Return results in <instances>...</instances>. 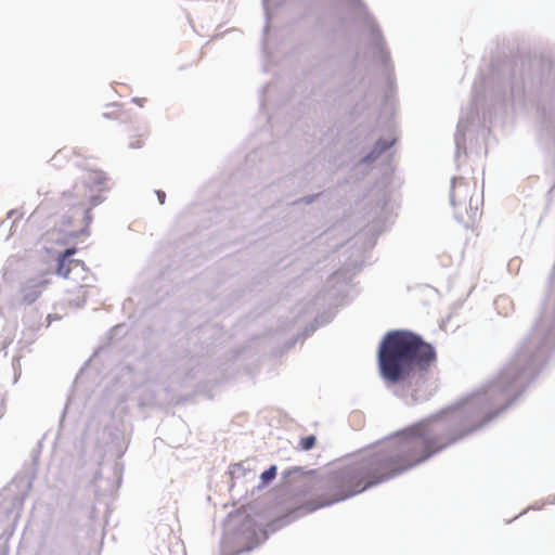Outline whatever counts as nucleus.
I'll return each mask as SVG.
<instances>
[{
	"label": "nucleus",
	"mask_w": 555,
	"mask_h": 555,
	"mask_svg": "<svg viewBox=\"0 0 555 555\" xmlns=\"http://www.w3.org/2000/svg\"><path fill=\"white\" fill-rule=\"evenodd\" d=\"M555 354V280H548L539 319L513 359L480 389L376 442L343 465V499L400 476L464 440L507 410Z\"/></svg>",
	"instance_id": "nucleus-1"
},
{
	"label": "nucleus",
	"mask_w": 555,
	"mask_h": 555,
	"mask_svg": "<svg viewBox=\"0 0 555 555\" xmlns=\"http://www.w3.org/2000/svg\"><path fill=\"white\" fill-rule=\"evenodd\" d=\"M377 365L382 379L406 405L427 401L435 391L429 366L437 360L435 347L410 330L388 331L379 341Z\"/></svg>",
	"instance_id": "nucleus-2"
},
{
	"label": "nucleus",
	"mask_w": 555,
	"mask_h": 555,
	"mask_svg": "<svg viewBox=\"0 0 555 555\" xmlns=\"http://www.w3.org/2000/svg\"><path fill=\"white\" fill-rule=\"evenodd\" d=\"M353 280H325L319 293L297 307L298 315L315 312L317 315L310 324L296 337L285 341L283 349L293 348L300 338L312 335L319 326L328 324L335 317L336 309L349 302L358 292Z\"/></svg>",
	"instance_id": "nucleus-3"
},
{
	"label": "nucleus",
	"mask_w": 555,
	"mask_h": 555,
	"mask_svg": "<svg viewBox=\"0 0 555 555\" xmlns=\"http://www.w3.org/2000/svg\"><path fill=\"white\" fill-rule=\"evenodd\" d=\"M50 280H3L0 299L10 307L33 305L49 284Z\"/></svg>",
	"instance_id": "nucleus-4"
},
{
	"label": "nucleus",
	"mask_w": 555,
	"mask_h": 555,
	"mask_svg": "<svg viewBox=\"0 0 555 555\" xmlns=\"http://www.w3.org/2000/svg\"><path fill=\"white\" fill-rule=\"evenodd\" d=\"M100 442L106 448V452L120 459L128 449L130 437L127 425L121 421H113L103 428Z\"/></svg>",
	"instance_id": "nucleus-5"
},
{
	"label": "nucleus",
	"mask_w": 555,
	"mask_h": 555,
	"mask_svg": "<svg viewBox=\"0 0 555 555\" xmlns=\"http://www.w3.org/2000/svg\"><path fill=\"white\" fill-rule=\"evenodd\" d=\"M477 193V183L469 182L463 178H454L451 192V202L454 207L464 208L469 219L477 215V201L474 205V196Z\"/></svg>",
	"instance_id": "nucleus-6"
},
{
	"label": "nucleus",
	"mask_w": 555,
	"mask_h": 555,
	"mask_svg": "<svg viewBox=\"0 0 555 555\" xmlns=\"http://www.w3.org/2000/svg\"><path fill=\"white\" fill-rule=\"evenodd\" d=\"M87 191L91 192L92 190L88 182H83L81 184H76L72 192H63L62 197L68 201L76 199L73 205L80 206L89 212L94 206L102 202V197L99 194L87 195Z\"/></svg>",
	"instance_id": "nucleus-7"
},
{
	"label": "nucleus",
	"mask_w": 555,
	"mask_h": 555,
	"mask_svg": "<svg viewBox=\"0 0 555 555\" xmlns=\"http://www.w3.org/2000/svg\"><path fill=\"white\" fill-rule=\"evenodd\" d=\"M405 288L412 299L423 305H428L438 297V289L428 283L414 282Z\"/></svg>",
	"instance_id": "nucleus-8"
},
{
	"label": "nucleus",
	"mask_w": 555,
	"mask_h": 555,
	"mask_svg": "<svg viewBox=\"0 0 555 555\" xmlns=\"http://www.w3.org/2000/svg\"><path fill=\"white\" fill-rule=\"evenodd\" d=\"M314 475H315L314 469H306L302 466H293V467L285 469L282 473V479L287 483H292V482L305 479V480H307L305 486H308L309 488H314L318 485L317 481L314 480Z\"/></svg>",
	"instance_id": "nucleus-9"
},
{
	"label": "nucleus",
	"mask_w": 555,
	"mask_h": 555,
	"mask_svg": "<svg viewBox=\"0 0 555 555\" xmlns=\"http://www.w3.org/2000/svg\"><path fill=\"white\" fill-rule=\"evenodd\" d=\"M229 475L232 480L231 488L236 485V481L244 479L246 481L255 479V470L250 467L247 462H238L229 466Z\"/></svg>",
	"instance_id": "nucleus-10"
},
{
	"label": "nucleus",
	"mask_w": 555,
	"mask_h": 555,
	"mask_svg": "<svg viewBox=\"0 0 555 555\" xmlns=\"http://www.w3.org/2000/svg\"><path fill=\"white\" fill-rule=\"evenodd\" d=\"M76 253V248H68L59 259L57 273L67 276L73 269H80V273L85 271L83 264L80 261H74L70 257ZM79 274V272H77Z\"/></svg>",
	"instance_id": "nucleus-11"
},
{
	"label": "nucleus",
	"mask_w": 555,
	"mask_h": 555,
	"mask_svg": "<svg viewBox=\"0 0 555 555\" xmlns=\"http://www.w3.org/2000/svg\"><path fill=\"white\" fill-rule=\"evenodd\" d=\"M276 474H278V466L272 464L270 465L267 469H264L261 474H260V481L259 483L253 488L251 490V494L255 493V491H259L266 487H268L276 477Z\"/></svg>",
	"instance_id": "nucleus-12"
},
{
	"label": "nucleus",
	"mask_w": 555,
	"mask_h": 555,
	"mask_svg": "<svg viewBox=\"0 0 555 555\" xmlns=\"http://www.w3.org/2000/svg\"><path fill=\"white\" fill-rule=\"evenodd\" d=\"M512 305H513V302L505 295H501L498 298H495V300H494V306L500 314L507 315L508 312L505 309L507 306H512Z\"/></svg>",
	"instance_id": "nucleus-13"
},
{
	"label": "nucleus",
	"mask_w": 555,
	"mask_h": 555,
	"mask_svg": "<svg viewBox=\"0 0 555 555\" xmlns=\"http://www.w3.org/2000/svg\"><path fill=\"white\" fill-rule=\"evenodd\" d=\"M86 287H87V285H79L77 287L79 295L77 296V298L68 299V302L76 307L83 306V304L86 302V294H87Z\"/></svg>",
	"instance_id": "nucleus-14"
},
{
	"label": "nucleus",
	"mask_w": 555,
	"mask_h": 555,
	"mask_svg": "<svg viewBox=\"0 0 555 555\" xmlns=\"http://www.w3.org/2000/svg\"><path fill=\"white\" fill-rule=\"evenodd\" d=\"M315 443H317V438L314 435L305 436V437L300 438V440H299V447L304 451H309V450L313 449Z\"/></svg>",
	"instance_id": "nucleus-15"
},
{
	"label": "nucleus",
	"mask_w": 555,
	"mask_h": 555,
	"mask_svg": "<svg viewBox=\"0 0 555 555\" xmlns=\"http://www.w3.org/2000/svg\"><path fill=\"white\" fill-rule=\"evenodd\" d=\"M92 180L95 183V185L99 188L98 191H104L107 178L102 171H94L92 173Z\"/></svg>",
	"instance_id": "nucleus-16"
},
{
	"label": "nucleus",
	"mask_w": 555,
	"mask_h": 555,
	"mask_svg": "<svg viewBox=\"0 0 555 555\" xmlns=\"http://www.w3.org/2000/svg\"><path fill=\"white\" fill-rule=\"evenodd\" d=\"M143 143H144V142H143L142 135H137V137H134V138L130 141L129 145H130V147H132V149H140V147H142V146H143Z\"/></svg>",
	"instance_id": "nucleus-17"
},
{
	"label": "nucleus",
	"mask_w": 555,
	"mask_h": 555,
	"mask_svg": "<svg viewBox=\"0 0 555 555\" xmlns=\"http://www.w3.org/2000/svg\"><path fill=\"white\" fill-rule=\"evenodd\" d=\"M545 503H547V502L545 501V502H543V503H541V504H532V505L528 506L525 511H522V512L518 515V517H519V516H521V515H524V514H526V513H527V511H529V509H533V511H535V509H541ZM515 518H517V516H516Z\"/></svg>",
	"instance_id": "nucleus-18"
},
{
	"label": "nucleus",
	"mask_w": 555,
	"mask_h": 555,
	"mask_svg": "<svg viewBox=\"0 0 555 555\" xmlns=\"http://www.w3.org/2000/svg\"><path fill=\"white\" fill-rule=\"evenodd\" d=\"M157 197L160 204L165 203L166 194L163 191H157Z\"/></svg>",
	"instance_id": "nucleus-19"
},
{
	"label": "nucleus",
	"mask_w": 555,
	"mask_h": 555,
	"mask_svg": "<svg viewBox=\"0 0 555 555\" xmlns=\"http://www.w3.org/2000/svg\"><path fill=\"white\" fill-rule=\"evenodd\" d=\"M49 555H68V554H66L65 552H62V551H53Z\"/></svg>",
	"instance_id": "nucleus-20"
},
{
	"label": "nucleus",
	"mask_w": 555,
	"mask_h": 555,
	"mask_svg": "<svg viewBox=\"0 0 555 555\" xmlns=\"http://www.w3.org/2000/svg\"><path fill=\"white\" fill-rule=\"evenodd\" d=\"M547 503L555 504V494L553 496L547 498Z\"/></svg>",
	"instance_id": "nucleus-21"
},
{
	"label": "nucleus",
	"mask_w": 555,
	"mask_h": 555,
	"mask_svg": "<svg viewBox=\"0 0 555 555\" xmlns=\"http://www.w3.org/2000/svg\"><path fill=\"white\" fill-rule=\"evenodd\" d=\"M65 413H66V406H65V408H64V410H63V414H62V417H61V424L63 423V420H64Z\"/></svg>",
	"instance_id": "nucleus-22"
},
{
	"label": "nucleus",
	"mask_w": 555,
	"mask_h": 555,
	"mask_svg": "<svg viewBox=\"0 0 555 555\" xmlns=\"http://www.w3.org/2000/svg\"><path fill=\"white\" fill-rule=\"evenodd\" d=\"M122 328L121 325H116L115 327H113V331H120Z\"/></svg>",
	"instance_id": "nucleus-23"
},
{
	"label": "nucleus",
	"mask_w": 555,
	"mask_h": 555,
	"mask_svg": "<svg viewBox=\"0 0 555 555\" xmlns=\"http://www.w3.org/2000/svg\"><path fill=\"white\" fill-rule=\"evenodd\" d=\"M457 218H459L460 220H463V214H462V211H457Z\"/></svg>",
	"instance_id": "nucleus-24"
},
{
	"label": "nucleus",
	"mask_w": 555,
	"mask_h": 555,
	"mask_svg": "<svg viewBox=\"0 0 555 555\" xmlns=\"http://www.w3.org/2000/svg\"><path fill=\"white\" fill-rule=\"evenodd\" d=\"M99 477H100V476H99V474H96V475L94 476L93 482H96V480L99 479Z\"/></svg>",
	"instance_id": "nucleus-25"
},
{
	"label": "nucleus",
	"mask_w": 555,
	"mask_h": 555,
	"mask_svg": "<svg viewBox=\"0 0 555 555\" xmlns=\"http://www.w3.org/2000/svg\"><path fill=\"white\" fill-rule=\"evenodd\" d=\"M120 482H121V477L118 476V486L120 485Z\"/></svg>",
	"instance_id": "nucleus-26"
},
{
	"label": "nucleus",
	"mask_w": 555,
	"mask_h": 555,
	"mask_svg": "<svg viewBox=\"0 0 555 555\" xmlns=\"http://www.w3.org/2000/svg\"><path fill=\"white\" fill-rule=\"evenodd\" d=\"M115 474H117V464L114 466Z\"/></svg>",
	"instance_id": "nucleus-27"
}]
</instances>
